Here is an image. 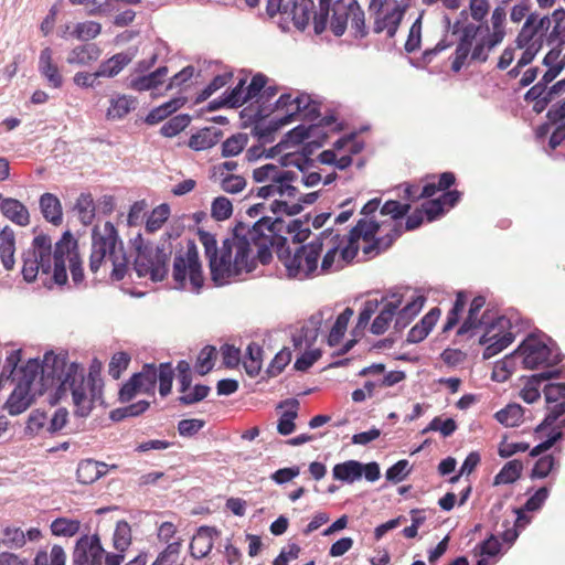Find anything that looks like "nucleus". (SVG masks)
<instances>
[{
  "label": "nucleus",
  "mask_w": 565,
  "mask_h": 565,
  "mask_svg": "<svg viewBox=\"0 0 565 565\" xmlns=\"http://www.w3.org/2000/svg\"><path fill=\"white\" fill-rule=\"evenodd\" d=\"M0 209L2 214L17 225L26 226L30 223L28 209L17 199H3Z\"/></svg>",
  "instance_id": "obj_27"
},
{
  "label": "nucleus",
  "mask_w": 565,
  "mask_h": 565,
  "mask_svg": "<svg viewBox=\"0 0 565 565\" xmlns=\"http://www.w3.org/2000/svg\"><path fill=\"white\" fill-rule=\"evenodd\" d=\"M404 10L398 6L394 7L392 11L386 12L383 18H379L374 22V32L381 33L386 31L388 38H393L403 19Z\"/></svg>",
  "instance_id": "obj_33"
},
{
  "label": "nucleus",
  "mask_w": 565,
  "mask_h": 565,
  "mask_svg": "<svg viewBox=\"0 0 565 565\" xmlns=\"http://www.w3.org/2000/svg\"><path fill=\"white\" fill-rule=\"evenodd\" d=\"M102 31V25L95 21L79 22L73 25L72 39L88 41L95 39Z\"/></svg>",
  "instance_id": "obj_49"
},
{
  "label": "nucleus",
  "mask_w": 565,
  "mask_h": 565,
  "mask_svg": "<svg viewBox=\"0 0 565 565\" xmlns=\"http://www.w3.org/2000/svg\"><path fill=\"white\" fill-rule=\"evenodd\" d=\"M460 21H456L451 26L452 34H460L459 43L455 51L451 70L459 72L468 57L471 62L483 63L488 60L490 51L497 45H491V38L482 33L483 26L481 24L468 23L460 28Z\"/></svg>",
  "instance_id": "obj_9"
},
{
  "label": "nucleus",
  "mask_w": 565,
  "mask_h": 565,
  "mask_svg": "<svg viewBox=\"0 0 565 565\" xmlns=\"http://www.w3.org/2000/svg\"><path fill=\"white\" fill-rule=\"evenodd\" d=\"M136 257L134 269L138 277H147L152 281H162L169 274L170 258L173 252L172 245L164 242L161 246L146 244L141 234L134 242Z\"/></svg>",
  "instance_id": "obj_10"
},
{
  "label": "nucleus",
  "mask_w": 565,
  "mask_h": 565,
  "mask_svg": "<svg viewBox=\"0 0 565 565\" xmlns=\"http://www.w3.org/2000/svg\"><path fill=\"white\" fill-rule=\"evenodd\" d=\"M107 465L93 459L82 460L76 470L78 482L83 484H92L102 476L106 475Z\"/></svg>",
  "instance_id": "obj_26"
},
{
  "label": "nucleus",
  "mask_w": 565,
  "mask_h": 565,
  "mask_svg": "<svg viewBox=\"0 0 565 565\" xmlns=\"http://www.w3.org/2000/svg\"><path fill=\"white\" fill-rule=\"evenodd\" d=\"M524 415L523 408L519 404H509L495 413V419L507 427L520 425Z\"/></svg>",
  "instance_id": "obj_44"
},
{
  "label": "nucleus",
  "mask_w": 565,
  "mask_h": 565,
  "mask_svg": "<svg viewBox=\"0 0 565 565\" xmlns=\"http://www.w3.org/2000/svg\"><path fill=\"white\" fill-rule=\"evenodd\" d=\"M547 414L544 420L536 427V431H542L543 429L552 426L562 415L565 414V399L561 402L546 403Z\"/></svg>",
  "instance_id": "obj_57"
},
{
  "label": "nucleus",
  "mask_w": 565,
  "mask_h": 565,
  "mask_svg": "<svg viewBox=\"0 0 565 565\" xmlns=\"http://www.w3.org/2000/svg\"><path fill=\"white\" fill-rule=\"evenodd\" d=\"M220 531L213 526L202 525L200 526L190 542V555L195 559H202L206 557L213 546L214 539L217 537Z\"/></svg>",
  "instance_id": "obj_17"
},
{
  "label": "nucleus",
  "mask_w": 565,
  "mask_h": 565,
  "mask_svg": "<svg viewBox=\"0 0 565 565\" xmlns=\"http://www.w3.org/2000/svg\"><path fill=\"white\" fill-rule=\"evenodd\" d=\"M505 18L507 12L503 7H497L491 14L490 25L481 24L483 26L481 33H484L489 38H491V45L500 44L505 36Z\"/></svg>",
  "instance_id": "obj_23"
},
{
  "label": "nucleus",
  "mask_w": 565,
  "mask_h": 565,
  "mask_svg": "<svg viewBox=\"0 0 565 565\" xmlns=\"http://www.w3.org/2000/svg\"><path fill=\"white\" fill-rule=\"evenodd\" d=\"M186 102V98L184 97H177L172 98L171 100L163 103L162 105L151 109L149 114L145 118V122L147 125L153 126L161 121H163L166 118H168L170 115L175 113L178 109H180Z\"/></svg>",
  "instance_id": "obj_30"
},
{
  "label": "nucleus",
  "mask_w": 565,
  "mask_h": 565,
  "mask_svg": "<svg viewBox=\"0 0 565 565\" xmlns=\"http://www.w3.org/2000/svg\"><path fill=\"white\" fill-rule=\"evenodd\" d=\"M379 224L359 220L348 236H341L333 230H326L308 244L290 250L280 249L278 256L294 278L305 279L316 275H326L338 270L358 255L359 242L365 245L362 252L367 257H374L388 249L401 235L399 227L394 224L384 237L374 238Z\"/></svg>",
  "instance_id": "obj_1"
},
{
  "label": "nucleus",
  "mask_w": 565,
  "mask_h": 565,
  "mask_svg": "<svg viewBox=\"0 0 565 565\" xmlns=\"http://www.w3.org/2000/svg\"><path fill=\"white\" fill-rule=\"evenodd\" d=\"M66 555L62 546L54 545L51 553L39 552L34 559V565H65ZM19 565H30L26 561L20 559Z\"/></svg>",
  "instance_id": "obj_43"
},
{
  "label": "nucleus",
  "mask_w": 565,
  "mask_h": 565,
  "mask_svg": "<svg viewBox=\"0 0 565 565\" xmlns=\"http://www.w3.org/2000/svg\"><path fill=\"white\" fill-rule=\"evenodd\" d=\"M561 374L559 370H550L543 371L537 374H533L526 382L525 386L522 388L520 395L522 399L529 404L536 402L541 397V393L539 390L540 384L543 381H547L554 377H558Z\"/></svg>",
  "instance_id": "obj_24"
},
{
  "label": "nucleus",
  "mask_w": 565,
  "mask_h": 565,
  "mask_svg": "<svg viewBox=\"0 0 565 565\" xmlns=\"http://www.w3.org/2000/svg\"><path fill=\"white\" fill-rule=\"evenodd\" d=\"M172 280L173 287L179 290L199 294L203 288L205 277L194 241L188 239L185 246L174 253Z\"/></svg>",
  "instance_id": "obj_11"
},
{
  "label": "nucleus",
  "mask_w": 565,
  "mask_h": 565,
  "mask_svg": "<svg viewBox=\"0 0 565 565\" xmlns=\"http://www.w3.org/2000/svg\"><path fill=\"white\" fill-rule=\"evenodd\" d=\"M457 424L452 418L443 420L440 417H435L429 425L422 431L426 434L428 431H440L444 437H448L455 433Z\"/></svg>",
  "instance_id": "obj_63"
},
{
  "label": "nucleus",
  "mask_w": 565,
  "mask_h": 565,
  "mask_svg": "<svg viewBox=\"0 0 565 565\" xmlns=\"http://www.w3.org/2000/svg\"><path fill=\"white\" fill-rule=\"evenodd\" d=\"M484 305L486 298L483 296H477L472 299L468 311V317L457 331L458 335L466 334L471 330L477 329L482 324L487 323L486 321H483V317L479 318V312L484 307Z\"/></svg>",
  "instance_id": "obj_31"
},
{
  "label": "nucleus",
  "mask_w": 565,
  "mask_h": 565,
  "mask_svg": "<svg viewBox=\"0 0 565 565\" xmlns=\"http://www.w3.org/2000/svg\"><path fill=\"white\" fill-rule=\"evenodd\" d=\"M534 21V17L526 18V21L523 24L515 40L516 46L519 49H523L525 45L532 44H540V47L543 46L544 39L541 36L537 29L535 28Z\"/></svg>",
  "instance_id": "obj_35"
},
{
  "label": "nucleus",
  "mask_w": 565,
  "mask_h": 565,
  "mask_svg": "<svg viewBox=\"0 0 565 565\" xmlns=\"http://www.w3.org/2000/svg\"><path fill=\"white\" fill-rule=\"evenodd\" d=\"M136 107L137 99L134 96L118 94L109 99L106 117L108 120H120L135 110Z\"/></svg>",
  "instance_id": "obj_22"
},
{
  "label": "nucleus",
  "mask_w": 565,
  "mask_h": 565,
  "mask_svg": "<svg viewBox=\"0 0 565 565\" xmlns=\"http://www.w3.org/2000/svg\"><path fill=\"white\" fill-rule=\"evenodd\" d=\"M53 55L50 46L44 47L40 52L38 70L50 87L58 89L63 86L64 78Z\"/></svg>",
  "instance_id": "obj_18"
},
{
  "label": "nucleus",
  "mask_w": 565,
  "mask_h": 565,
  "mask_svg": "<svg viewBox=\"0 0 565 565\" xmlns=\"http://www.w3.org/2000/svg\"><path fill=\"white\" fill-rule=\"evenodd\" d=\"M557 463L558 462L553 455L541 456L536 460V462L531 471V478L532 479H543V478L547 477L548 473L551 471H553V469L556 467Z\"/></svg>",
  "instance_id": "obj_58"
},
{
  "label": "nucleus",
  "mask_w": 565,
  "mask_h": 565,
  "mask_svg": "<svg viewBox=\"0 0 565 565\" xmlns=\"http://www.w3.org/2000/svg\"><path fill=\"white\" fill-rule=\"evenodd\" d=\"M211 392L210 386L204 384H196L194 387L190 386V391L180 392L178 402L181 405L190 406L203 401Z\"/></svg>",
  "instance_id": "obj_52"
},
{
  "label": "nucleus",
  "mask_w": 565,
  "mask_h": 565,
  "mask_svg": "<svg viewBox=\"0 0 565 565\" xmlns=\"http://www.w3.org/2000/svg\"><path fill=\"white\" fill-rule=\"evenodd\" d=\"M66 263L74 284L84 280L83 262L77 250V243L70 232L63 234L52 252V239L45 234L33 238L32 246L23 254L22 275L31 282L39 274L56 285L67 281Z\"/></svg>",
  "instance_id": "obj_4"
},
{
  "label": "nucleus",
  "mask_w": 565,
  "mask_h": 565,
  "mask_svg": "<svg viewBox=\"0 0 565 565\" xmlns=\"http://www.w3.org/2000/svg\"><path fill=\"white\" fill-rule=\"evenodd\" d=\"M313 0H268L267 13L270 17L280 14L282 19L290 20L299 30H305L310 19H313Z\"/></svg>",
  "instance_id": "obj_14"
},
{
  "label": "nucleus",
  "mask_w": 565,
  "mask_h": 565,
  "mask_svg": "<svg viewBox=\"0 0 565 565\" xmlns=\"http://www.w3.org/2000/svg\"><path fill=\"white\" fill-rule=\"evenodd\" d=\"M223 137V131L216 127H204L193 134L188 146L194 151L207 150L214 147Z\"/></svg>",
  "instance_id": "obj_21"
},
{
  "label": "nucleus",
  "mask_w": 565,
  "mask_h": 565,
  "mask_svg": "<svg viewBox=\"0 0 565 565\" xmlns=\"http://www.w3.org/2000/svg\"><path fill=\"white\" fill-rule=\"evenodd\" d=\"M170 215V209L168 204H160L152 210L151 214L146 221V231L148 233H154L162 227L164 222Z\"/></svg>",
  "instance_id": "obj_53"
},
{
  "label": "nucleus",
  "mask_w": 565,
  "mask_h": 565,
  "mask_svg": "<svg viewBox=\"0 0 565 565\" xmlns=\"http://www.w3.org/2000/svg\"><path fill=\"white\" fill-rule=\"evenodd\" d=\"M130 544L131 529L126 521H120L113 535L115 553L105 552L97 534L84 535L76 543L74 562L76 565H120Z\"/></svg>",
  "instance_id": "obj_7"
},
{
  "label": "nucleus",
  "mask_w": 565,
  "mask_h": 565,
  "mask_svg": "<svg viewBox=\"0 0 565 565\" xmlns=\"http://www.w3.org/2000/svg\"><path fill=\"white\" fill-rule=\"evenodd\" d=\"M216 358V349L213 345L204 347L196 359L195 370L200 375L207 374L214 366V359Z\"/></svg>",
  "instance_id": "obj_56"
},
{
  "label": "nucleus",
  "mask_w": 565,
  "mask_h": 565,
  "mask_svg": "<svg viewBox=\"0 0 565 565\" xmlns=\"http://www.w3.org/2000/svg\"><path fill=\"white\" fill-rule=\"evenodd\" d=\"M130 363V355L126 352H117L111 356V360L108 365L109 375L118 380L121 376V373L127 370Z\"/></svg>",
  "instance_id": "obj_62"
},
{
  "label": "nucleus",
  "mask_w": 565,
  "mask_h": 565,
  "mask_svg": "<svg viewBox=\"0 0 565 565\" xmlns=\"http://www.w3.org/2000/svg\"><path fill=\"white\" fill-rule=\"evenodd\" d=\"M15 235L11 227L4 226L0 232V259L7 270H12L15 264Z\"/></svg>",
  "instance_id": "obj_28"
},
{
  "label": "nucleus",
  "mask_w": 565,
  "mask_h": 565,
  "mask_svg": "<svg viewBox=\"0 0 565 565\" xmlns=\"http://www.w3.org/2000/svg\"><path fill=\"white\" fill-rule=\"evenodd\" d=\"M211 212L217 221L227 220L233 213L232 202L225 196H218L213 201Z\"/></svg>",
  "instance_id": "obj_64"
},
{
  "label": "nucleus",
  "mask_w": 565,
  "mask_h": 565,
  "mask_svg": "<svg viewBox=\"0 0 565 565\" xmlns=\"http://www.w3.org/2000/svg\"><path fill=\"white\" fill-rule=\"evenodd\" d=\"M467 303L466 295L463 291L457 292L454 307L448 312L447 321L443 328L444 332L451 330L459 321L460 315L463 311Z\"/></svg>",
  "instance_id": "obj_59"
},
{
  "label": "nucleus",
  "mask_w": 565,
  "mask_h": 565,
  "mask_svg": "<svg viewBox=\"0 0 565 565\" xmlns=\"http://www.w3.org/2000/svg\"><path fill=\"white\" fill-rule=\"evenodd\" d=\"M98 50L94 44H85L74 47L67 55L71 65H88L97 60Z\"/></svg>",
  "instance_id": "obj_38"
},
{
  "label": "nucleus",
  "mask_w": 565,
  "mask_h": 565,
  "mask_svg": "<svg viewBox=\"0 0 565 565\" xmlns=\"http://www.w3.org/2000/svg\"><path fill=\"white\" fill-rule=\"evenodd\" d=\"M191 122V117L186 114H180L170 118L160 128V134L166 138H172L182 132Z\"/></svg>",
  "instance_id": "obj_47"
},
{
  "label": "nucleus",
  "mask_w": 565,
  "mask_h": 565,
  "mask_svg": "<svg viewBox=\"0 0 565 565\" xmlns=\"http://www.w3.org/2000/svg\"><path fill=\"white\" fill-rule=\"evenodd\" d=\"M168 67L160 66L148 75L135 77L130 81L129 87L137 92H145L157 88L168 76Z\"/></svg>",
  "instance_id": "obj_29"
},
{
  "label": "nucleus",
  "mask_w": 565,
  "mask_h": 565,
  "mask_svg": "<svg viewBox=\"0 0 565 565\" xmlns=\"http://www.w3.org/2000/svg\"><path fill=\"white\" fill-rule=\"evenodd\" d=\"M40 207L46 221L54 225L62 223L63 212L57 196L52 193H44L40 199Z\"/></svg>",
  "instance_id": "obj_32"
},
{
  "label": "nucleus",
  "mask_w": 565,
  "mask_h": 565,
  "mask_svg": "<svg viewBox=\"0 0 565 565\" xmlns=\"http://www.w3.org/2000/svg\"><path fill=\"white\" fill-rule=\"evenodd\" d=\"M295 178V174L294 172H290V171H286L284 173V175L281 177V180H279V185L280 189H279V192H278V196L279 199H276L273 203H271V210L273 212L277 213V212H286L288 214H294L296 212H298L300 205L299 204H294L292 206H289L287 200H291V199H295L298 194V189L294 185L290 184V182L294 180Z\"/></svg>",
  "instance_id": "obj_19"
},
{
  "label": "nucleus",
  "mask_w": 565,
  "mask_h": 565,
  "mask_svg": "<svg viewBox=\"0 0 565 565\" xmlns=\"http://www.w3.org/2000/svg\"><path fill=\"white\" fill-rule=\"evenodd\" d=\"M319 0V11L313 13V29L317 34L326 31L328 23L335 36L344 34L350 24L355 38L367 34L364 11L356 0Z\"/></svg>",
  "instance_id": "obj_5"
},
{
  "label": "nucleus",
  "mask_w": 565,
  "mask_h": 565,
  "mask_svg": "<svg viewBox=\"0 0 565 565\" xmlns=\"http://www.w3.org/2000/svg\"><path fill=\"white\" fill-rule=\"evenodd\" d=\"M514 355L522 356V363L525 369H547L552 370L557 363V356L553 355L552 350L539 338L527 337L514 351Z\"/></svg>",
  "instance_id": "obj_15"
},
{
  "label": "nucleus",
  "mask_w": 565,
  "mask_h": 565,
  "mask_svg": "<svg viewBox=\"0 0 565 565\" xmlns=\"http://www.w3.org/2000/svg\"><path fill=\"white\" fill-rule=\"evenodd\" d=\"M181 547L182 540L179 537L169 543L151 565H173L178 561Z\"/></svg>",
  "instance_id": "obj_55"
},
{
  "label": "nucleus",
  "mask_w": 565,
  "mask_h": 565,
  "mask_svg": "<svg viewBox=\"0 0 565 565\" xmlns=\"http://www.w3.org/2000/svg\"><path fill=\"white\" fill-rule=\"evenodd\" d=\"M335 480L352 483L363 475V465L356 460H348L338 463L332 470Z\"/></svg>",
  "instance_id": "obj_34"
},
{
  "label": "nucleus",
  "mask_w": 565,
  "mask_h": 565,
  "mask_svg": "<svg viewBox=\"0 0 565 565\" xmlns=\"http://www.w3.org/2000/svg\"><path fill=\"white\" fill-rule=\"evenodd\" d=\"M262 359H263V349L254 342L250 343L247 347V354H246L245 359L243 360L244 369L249 376L258 375V373L262 369Z\"/></svg>",
  "instance_id": "obj_45"
},
{
  "label": "nucleus",
  "mask_w": 565,
  "mask_h": 565,
  "mask_svg": "<svg viewBox=\"0 0 565 565\" xmlns=\"http://www.w3.org/2000/svg\"><path fill=\"white\" fill-rule=\"evenodd\" d=\"M1 542L10 548H19L25 544V534L20 527L7 526L2 531Z\"/></svg>",
  "instance_id": "obj_61"
},
{
  "label": "nucleus",
  "mask_w": 565,
  "mask_h": 565,
  "mask_svg": "<svg viewBox=\"0 0 565 565\" xmlns=\"http://www.w3.org/2000/svg\"><path fill=\"white\" fill-rule=\"evenodd\" d=\"M514 341L511 332V322L504 317L497 318L486 330L479 340L484 345L483 359L488 360L500 353Z\"/></svg>",
  "instance_id": "obj_16"
},
{
  "label": "nucleus",
  "mask_w": 565,
  "mask_h": 565,
  "mask_svg": "<svg viewBox=\"0 0 565 565\" xmlns=\"http://www.w3.org/2000/svg\"><path fill=\"white\" fill-rule=\"evenodd\" d=\"M276 113H282L281 116L275 115L269 125L263 128L256 126V132L264 142L269 141L273 132L298 119L313 121L319 118V105L311 99L308 94H299L292 97L291 94H282L276 102Z\"/></svg>",
  "instance_id": "obj_8"
},
{
  "label": "nucleus",
  "mask_w": 565,
  "mask_h": 565,
  "mask_svg": "<svg viewBox=\"0 0 565 565\" xmlns=\"http://www.w3.org/2000/svg\"><path fill=\"white\" fill-rule=\"evenodd\" d=\"M285 404L289 405L291 408L285 411L278 420L277 430L282 436L290 435L295 430V419L297 418L299 407L297 399L286 401Z\"/></svg>",
  "instance_id": "obj_40"
},
{
  "label": "nucleus",
  "mask_w": 565,
  "mask_h": 565,
  "mask_svg": "<svg viewBox=\"0 0 565 565\" xmlns=\"http://www.w3.org/2000/svg\"><path fill=\"white\" fill-rule=\"evenodd\" d=\"M285 222L276 217H260L253 225L238 222L231 237L217 247L215 235L200 230L198 235L209 260L211 278L222 286L230 278L242 271H252L256 267V258L264 265L271 260V247L284 245L286 238L280 235Z\"/></svg>",
  "instance_id": "obj_3"
},
{
  "label": "nucleus",
  "mask_w": 565,
  "mask_h": 565,
  "mask_svg": "<svg viewBox=\"0 0 565 565\" xmlns=\"http://www.w3.org/2000/svg\"><path fill=\"white\" fill-rule=\"evenodd\" d=\"M75 207L83 224L88 225L93 222L95 217V205L89 193H82L76 201Z\"/></svg>",
  "instance_id": "obj_50"
},
{
  "label": "nucleus",
  "mask_w": 565,
  "mask_h": 565,
  "mask_svg": "<svg viewBox=\"0 0 565 565\" xmlns=\"http://www.w3.org/2000/svg\"><path fill=\"white\" fill-rule=\"evenodd\" d=\"M286 171H284L278 166L268 163L265 166H262L253 171V178L256 182H275L279 183V180H281V177L284 175Z\"/></svg>",
  "instance_id": "obj_51"
},
{
  "label": "nucleus",
  "mask_w": 565,
  "mask_h": 565,
  "mask_svg": "<svg viewBox=\"0 0 565 565\" xmlns=\"http://www.w3.org/2000/svg\"><path fill=\"white\" fill-rule=\"evenodd\" d=\"M137 377L138 387L142 393L153 395L157 382H159V393L167 396L171 393L174 371L171 363L145 364L140 372L134 374Z\"/></svg>",
  "instance_id": "obj_13"
},
{
  "label": "nucleus",
  "mask_w": 565,
  "mask_h": 565,
  "mask_svg": "<svg viewBox=\"0 0 565 565\" xmlns=\"http://www.w3.org/2000/svg\"><path fill=\"white\" fill-rule=\"evenodd\" d=\"M523 463L520 460H510L508 461L499 473L494 477L493 484H509L516 481L522 473Z\"/></svg>",
  "instance_id": "obj_41"
},
{
  "label": "nucleus",
  "mask_w": 565,
  "mask_h": 565,
  "mask_svg": "<svg viewBox=\"0 0 565 565\" xmlns=\"http://www.w3.org/2000/svg\"><path fill=\"white\" fill-rule=\"evenodd\" d=\"M548 489L546 487H542L535 491V493L527 499L524 507L522 509H515V513L518 515L516 523L524 520V512H534L542 508L543 503L548 497Z\"/></svg>",
  "instance_id": "obj_48"
},
{
  "label": "nucleus",
  "mask_w": 565,
  "mask_h": 565,
  "mask_svg": "<svg viewBox=\"0 0 565 565\" xmlns=\"http://www.w3.org/2000/svg\"><path fill=\"white\" fill-rule=\"evenodd\" d=\"M353 316V309L350 307L345 308L337 318L333 327L330 330L328 335V344L330 347H335L340 343L343 338L345 330L348 328V323Z\"/></svg>",
  "instance_id": "obj_39"
},
{
  "label": "nucleus",
  "mask_w": 565,
  "mask_h": 565,
  "mask_svg": "<svg viewBox=\"0 0 565 565\" xmlns=\"http://www.w3.org/2000/svg\"><path fill=\"white\" fill-rule=\"evenodd\" d=\"M81 527L78 520L58 518L51 524V531L56 536H73Z\"/></svg>",
  "instance_id": "obj_54"
},
{
  "label": "nucleus",
  "mask_w": 565,
  "mask_h": 565,
  "mask_svg": "<svg viewBox=\"0 0 565 565\" xmlns=\"http://www.w3.org/2000/svg\"><path fill=\"white\" fill-rule=\"evenodd\" d=\"M246 79L242 78L237 83V85L228 93H225L224 98L220 102L214 100L213 104H216L213 108L221 106H228L232 108H237L243 106L245 103L249 100L248 94L246 93Z\"/></svg>",
  "instance_id": "obj_36"
},
{
  "label": "nucleus",
  "mask_w": 565,
  "mask_h": 565,
  "mask_svg": "<svg viewBox=\"0 0 565 565\" xmlns=\"http://www.w3.org/2000/svg\"><path fill=\"white\" fill-rule=\"evenodd\" d=\"M456 182V177L452 172H444L439 175L438 183L428 182L423 186L418 193V198L429 199L438 191H446Z\"/></svg>",
  "instance_id": "obj_42"
},
{
  "label": "nucleus",
  "mask_w": 565,
  "mask_h": 565,
  "mask_svg": "<svg viewBox=\"0 0 565 565\" xmlns=\"http://www.w3.org/2000/svg\"><path fill=\"white\" fill-rule=\"evenodd\" d=\"M440 317V309L435 307L430 309L422 320L415 324L407 334V341L418 343L423 341L431 331Z\"/></svg>",
  "instance_id": "obj_25"
},
{
  "label": "nucleus",
  "mask_w": 565,
  "mask_h": 565,
  "mask_svg": "<svg viewBox=\"0 0 565 565\" xmlns=\"http://www.w3.org/2000/svg\"><path fill=\"white\" fill-rule=\"evenodd\" d=\"M319 137V127L318 126H305L299 125L291 129L282 141L279 142L278 146L284 147L285 149L289 147L297 146L308 140L310 143H317L320 147L323 140L327 138V135L323 134L321 140L317 141L316 138Z\"/></svg>",
  "instance_id": "obj_20"
},
{
  "label": "nucleus",
  "mask_w": 565,
  "mask_h": 565,
  "mask_svg": "<svg viewBox=\"0 0 565 565\" xmlns=\"http://www.w3.org/2000/svg\"><path fill=\"white\" fill-rule=\"evenodd\" d=\"M128 263L115 225L111 222H106L102 228L95 226L92 233L89 270L96 274L103 266H109L110 277L119 281L127 274Z\"/></svg>",
  "instance_id": "obj_6"
},
{
  "label": "nucleus",
  "mask_w": 565,
  "mask_h": 565,
  "mask_svg": "<svg viewBox=\"0 0 565 565\" xmlns=\"http://www.w3.org/2000/svg\"><path fill=\"white\" fill-rule=\"evenodd\" d=\"M130 61L131 58L126 53L115 54L99 65L96 75L100 77H114L118 75Z\"/></svg>",
  "instance_id": "obj_37"
},
{
  "label": "nucleus",
  "mask_w": 565,
  "mask_h": 565,
  "mask_svg": "<svg viewBox=\"0 0 565 565\" xmlns=\"http://www.w3.org/2000/svg\"><path fill=\"white\" fill-rule=\"evenodd\" d=\"M19 381L6 403L10 415H20L34 402L36 395L55 388L56 401L63 399L68 393L76 407V414L86 416L92 409V402L100 394L97 383L99 379L89 372L85 379L84 369L76 363L67 364L64 359L54 354H45L43 363L29 360L20 370Z\"/></svg>",
  "instance_id": "obj_2"
},
{
  "label": "nucleus",
  "mask_w": 565,
  "mask_h": 565,
  "mask_svg": "<svg viewBox=\"0 0 565 565\" xmlns=\"http://www.w3.org/2000/svg\"><path fill=\"white\" fill-rule=\"evenodd\" d=\"M403 297L398 294L384 296L379 301L376 299H369L364 302L362 310L359 313L355 329L363 330L370 322L372 316L379 310L380 312L373 320L370 331L375 335H381L386 332L396 311L399 309Z\"/></svg>",
  "instance_id": "obj_12"
},
{
  "label": "nucleus",
  "mask_w": 565,
  "mask_h": 565,
  "mask_svg": "<svg viewBox=\"0 0 565 565\" xmlns=\"http://www.w3.org/2000/svg\"><path fill=\"white\" fill-rule=\"evenodd\" d=\"M248 135L245 132H237L232 135L222 143V157H235L239 154L248 143Z\"/></svg>",
  "instance_id": "obj_46"
},
{
  "label": "nucleus",
  "mask_w": 565,
  "mask_h": 565,
  "mask_svg": "<svg viewBox=\"0 0 565 565\" xmlns=\"http://www.w3.org/2000/svg\"><path fill=\"white\" fill-rule=\"evenodd\" d=\"M565 427V418L561 420L559 425L556 427V429H553V431L548 435V438L541 444L536 445L534 448L531 449L530 456L531 457H539L548 449H551L559 439L563 437L562 428Z\"/></svg>",
  "instance_id": "obj_60"
}]
</instances>
